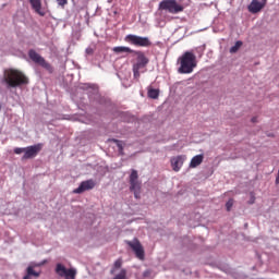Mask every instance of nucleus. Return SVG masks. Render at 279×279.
Listing matches in <instances>:
<instances>
[{
	"label": "nucleus",
	"mask_w": 279,
	"mask_h": 279,
	"mask_svg": "<svg viewBox=\"0 0 279 279\" xmlns=\"http://www.w3.org/2000/svg\"><path fill=\"white\" fill-rule=\"evenodd\" d=\"M3 82L7 84L8 88H19L29 84V78L26 75L14 69L4 71Z\"/></svg>",
	"instance_id": "f257e3e1"
},
{
	"label": "nucleus",
	"mask_w": 279,
	"mask_h": 279,
	"mask_svg": "<svg viewBox=\"0 0 279 279\" xmlns=\"http://www.w3.org/2000/svg\"><path fill=\"white\" fill-rule=\"evenodd\" d=\"M180 68L178 70L181 74H189L197 66V57L191 51L184 52L180 58Z\"/></svg>",
	"instance_id": "f03ea898"
},
{
	"label": "nucleus",
	"mask_w": 279,
	"mask_h": 279,
	"mask_svg": "<svg viewBox=\"0 0 279 279\" xmlns=\"http://www.w3.org/2000/svg\"><path fill=\"white\" fill-rule=\"evenodd\" d=\"M158 10L160 12H169V14H180V12H184V5L178 0H162Z\"/></svg>",
	"instance_id": "7ed1b4c3"
},
{
	"label": "nucleus",
	"mask_w": 279,
	"mask_h": 279,
	"mask_svg": "<svg viewBox=\"0 0 279 279\" xmlns=\"http://www.w3.org/2000/svg\"><path fill=\"white\" fill-rule=\"evenodd\" d=\"M43 149V144H37L33 146H27L24 148H14V154L21 155L24 154L22 160H32V158H36L40 150Z\"/></svg>",
	"instance_id": "20e7f679"
},
{
	"label": "nucleus",
	"mask_w": 279,
	"mask_h": 279,
	"mask_svg": "<svg viewBox=\"0 0 279 279\" xmlns=\"http://www.w3.org/2000/svg\"><path fill=\"white\" fill-rule=\"evenodd\" d=\"M130 191L134 193L135 199H141L142 183L138 180V171L132 170L129 178Z\"/></svg>",
	"instance_id": "39448f33"
},
{
	"label": "nucleus",
	"mask_w": 279,
	"mask_h": 279,
	"mask_svg": "<svg viewBox=\"0 0 279 279\" xmlns=\"http://www.w3.org/2000/svg\"><path fill=\"white\" fill-rule=\"evenodd\" d=\"M149 64V59L145 57V53L137 52L136 62L133 64V77L135 80L141 78V69H145Z\"/></svg>",
	"instance_id": "423d86ee"
},
{
	"label": "nucleus",
	"mask_w": 279,
	"mask_h": 279,
	"mask_svg": "<svg viewBox=\"0 0 279 279\" xmlns=\"http://www.w3.org/2000/svg\"><path fill=\"white\" fill-rule=\"evenodd\" d=\"M28 58L33 62H35V64H39V66H41L43 69L48 71V73H53V66L50 65V63L47 62V60H45L43 58V56H40L38 52H36V50H29L28 51Z\"/></svg>",
	"instance_id": "0eeeda50"
},
{
	"label": "nucleus",
	"mask_w": 279,
	"mask_h": 279,
	"mask_svg": "<svg viewBox=\"0 0 279 279\" xmlns=\"http://www.w3.org/2000/svg\"><path fill=\"white\" fill-rule=\"evenodd\" d=\"M125 243L131 247L138 260H145V248L138 239L135 238L132 241L126 240Z\"/></svg>",
	"instance_id": "6e6552de"
},
{
	"label": "nucleus",
	"mask_w": 279,
	"mask_h": 279,
	"mask_svg": "<svg viewBox=\"0 0 279 279\" xmlns=\"http://www.w3.org/2000/svg\"><path fill=\"white\" fill-rule=\"evenodd\" d=\"M125 43L134 45L135 47H151V41L148 37H141L137 35H126L124 38Z\"/></svg>",
	"instance_id": "1a4fd4ad"
},
{
	"label": "nucleus",
	"mask_w": 279,
	"mask_h": 279,
	"mask_svg": "<svg viewBox=\"0 0 279 279\" xmlns=\"http://www.w3.org/2000/svg\"><path fill=\"white\" fill-rule=\"evenodd\" d=\"M56 274L59 275L60 278L75 279L77 270L75 268H66L62 264H57Z\"/></svg>",
	"instance_id": "9d476101"
},
{
	"label": "nucleus",
	"mask_w": 279,
	"mask_h": 279,
	"mask_svg": "<svg viewBox=\"0 0 279 279\" xmlns=\"http://www.w3.org/2000/svg\"><path fill=\"white\" fill-rule=\"evenodd\" d=\"M94 186H96L95 180L89 179L81 182L80 186L73 190V193L76 195H81V193H84L86 191H93Z\"/></svg>",
	"instance_id": "9b49d317"
},
{
	"label": "nucleus",
	"mask_w": 279,
	"mask_h": 279,
	"mask_svg": "<svg viewBox=\"0 0 279 279\" xmlns=\"http://www.w3.org/2000/svg\"><path fill=\"white\" fill-rule=\"evenodd\" d=\"M47 263V260H44L41 263L38 264H34L33 266H28L26 268V275L23 277V279H32V278H40V272L34 270L35 267H43V265H45Z\"/></svg>",
	"instance_id": "f8f14e48"
},
{
	"label": "nucleus",
	"mask_w": 279,
	"mask_h": 279,
	"mask_svg": "<svg viewBox=\"0 0 279 279\" xmlns=\"http://www.w3.org/2000/svg\"><path fill=\"white\" fill-rule=\"evenodd\" d=\"M185 160H186V155H179V156L172 157L170 159V165L172 167V170H174L175 172L180 171Z\"/></svg>",
	"instance_id": "ddd939ff"
},
{
	"label": "nucleus",
	"mask_w": 279,
	"mask_h": 279,
	"mask_svg": "<svg viewBox=\"0 0 279 279\" xmlns=\"http://www.w3.org/2000/svg\"><path fill=\"white\" fill-rule=\"evenodd\" d=\"M263 8H265V4L256 0H252V2L248 5V12H251L252 14H258V12L263 10Z\"/></svg>",
	"instance_id": "4468645a"
},
{
	"label": "nucleus",
	"mask_w": 279,
	"mask_h": 279,
	"mask_svg": "<svg viewBox=\"0 0 279 279\" xmlns=\"http://www.w3.org/2000/svg\"><path fill=\"white\" fill-rule=\"evenodd\" d=\"M29 3L33 10L39 14V16H45V12H43V2L40 0H29Z\"/></svg>",
	"instance_id": "2eb2a0df"
},
{
	"label": "nucleus",
	"mask_w": 279,
	"mask_h": 279,
	"mask_svg": "<svg viewBox=\"0 0 279 279\" xmlns=\"http://www.w3.org/2000/svg\"><path fill=\"white\" fill-rule=\"evenodd\" d=\"M204 162V155H196L191 159L190 169H195Z\"/></svg>",
	"instance_id": "dca6fc26"
},
{
	"label": "nucleus",
	"mask_w": 279,
	"mask_h": 279,
	"mask_svg": "<svg viewBox=\"0 0 279 279\" xmlns=\"http://www.w3.org/2000/svg\"><path fill=\"white\" fill-rule=\"evenodd\" d=\"M114 53H134V50H132L130 47L125 46H118L113 48Z\"/></svg>",
	"instance_id": "f3484780"
},
{
	"label": "nucleus",
	"mask_w": 279,
	"mask_h": 279,
	"mask_svg": "<svg viewBox=\"0 0 279 279\" xmlns=\"http://www.w3.org/2000/svg\"><path fill=\"white\" fill-rule=\"evenodd\" d=\"M148 97L149 99H158L160 97V90L154 88L148 89Z\"/></svg>",
	"instance_id": "a211bd4d"
},
{
	"label": "nucleus",
	"mask_w": 279,
	"mask_h": 279,
	"mask_svg": "<svg viewBox=\"0 0 279 279\" xmlns=\"http://www.w3.org/2000/svg\"><path fill=\"white\" fill-rule=\"evenodd\" d=\"M241 47H243V41L241 40L236 41L234 46L230 48V53H236V51H239Z\"/></svg>",
	"instance_id": "6ab92c4d"
},
{
	"label": "nucleus",
	"mask_w": 279,
	"mask_h": 279,
	"mask_svg": "<svg viewBox=\"0 0 279 279\" xmlns=\"http://www.w3.org/2000/svg\"><path fill=\"white\" fill-rule=\"evenodd\" d=\"M113 143H116L118 149H119V154L121 156H123V142L119 141V140H112Z\"/></svg>",
	"instance_id": "aec40b11"
},
{
	"label": "nucleus",
	"mask_w": 279,
	"mask_h": 279,
	"mask_svg": "<svg viewBox=\"0 0 279 279\" xmlns=\"http://www.w3.org/2000/svg\"><path fill=\"white\" fill-rule=\"evenodd\" d=\"M122 265H123V259L118 258V259L114 262V264H113V269H121Z\"/></svg>",
	"instance_id": "412c9836"
},
{
	"label": "nucleus",
	"mask_w": 279,
	"mask_h": 279,
	"mask_svg": "<svg viewBox=\"0 0 279 279\" xmlns=\"http://www.w3.org/2000/svg\"><path fill=\"white\" fill-rule=\"evenodd\" d=\"M234 205V202L232 199H229L226 204V208L228 210V213H230V210H232V206Z\"/></svg>",
	"instance_id": "4be33fe9"
},
{
	"label": "nucleus",
	"mask_w": 279,
	"mask_h": 279,
	"mask_svg": "<svg viewBox=\"0 0 279 279\" xmlns=\"http://www.w3.org/2000/svg\"><path fill=\"white\" fill-rule=\"evenodd\" d=\"M58 5L61 8H64L69 3V0H57Z\"/></svg>",
	"instance_id": "5701e85b"
},
{
	"label": "nucleus",
	"mask_w": 279,
	"mask_h": 279,
	"mask_svg": "<svg viewBox=\"0 0 279 279\" xmlns=\"http://www.w3.org/2000/svg\"><path fill=\"white\" fill-rule=\"evenodd\" d=\"M258 3H262V5H267V0H256Z\"/></svg>",
	"instance_id": "b1692460"
},
{
	"label": "nucleus",
	"mask_w": 279,
	"mask_h": 279,
	"mask_svg": "<svg viewBox=\"0 0 279 279\" xmlns=\"http://www.w3.org/2000/svg\"><path fill=\"white\" fill-rule=\"evenodd\" d=\"M252 123H256L257 122V118L256 117H254V118H252Z\"/></svg>",
	"instance_id": "393cba45"
},
{
	"label": "nucleus",
	"mask_w": 279,
	"mask_h": 279,
	"mask_svg": "<svg viewBox=\"0 0 279 279\" xmlns=\"http://www.w3.org/2000/svg\"><path fill=\"white\" fill-rule=\"evenodd\" d=\"M3 108V106L0 104V110Z\"/></svg>",
	"instance_id": "a878e982"
},
{
	"label": "nucleus",
	"mask_w": 279,
	"mask_h": 279,
	"mask_svg": "<svg viewBox=\"0 0 279 279\" xmlns=\"http://www.w3.org/2000/svg\"><path fill=\"white\" fill-rule=\"evenodd\" d=\"M111 274H114V269L111 270Z\"/></svg>",
	"instance_id": "bb28decb"
}]
</instances>
